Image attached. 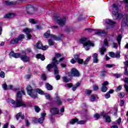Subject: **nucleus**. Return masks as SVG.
Returning <instances> with one entry per match:
<instances>
[{"label": "nucleus", "instance_id": "f257e3e1", "mask_svg": "<svg viewBox=\"0 0 128 128\" xmlns=\"http://www.w3.org/2000/svg\"><path fill=\"white\" fill-rule=\"evenodd\" d=\"M22 93L20 91H18L16 92V101L14 102L12 99H8V102H10L14 104V108H20V106H26V103L22 101Z\"/></svg>", "mask_w": 128, "mask_h": 128}, {"label": "nucleus", "instance_id": "f03ea898", "mask_svg": "<svg viewBox=\"0 0 128 128\" xmlns=\"http://www.w3.org/2000/svg\"><path fill=\"white\" fill-rule=\"evenodd\" d=\"M52 60V62L46 66V69L48 72H50V70L54 68V74H58L60 70H58V65H56L59 64L58 60H56V58H53Z\"/></svg>", "mask_w": 128, "mask_h": 128}, {"label": "nucleus", "instance_id": "7ed1b4c3", "mask_svg": "<svg viewBox=\"0 0 128 128\" xmlns=\"http://www.w3.org/2000/svg\"><path fill=\"white\" fill-rule=\"evenodd\" d=\"M112 14L114 20L122 18V15L118 14V6L116 4H114L112 6Z\"/></svg>", "mask_w": 128, "mask_h": 128}, {"label": "nucleus", "instance_id": "20e7f679", "mask_svg": "<svg viewBox=\"0 0 128 128\" xmlns=\"http://www.w3.org/2000/svg\"><path fill=\"white\" fill-rule=\"evenodd\" d=\"M80 44H83V46L86 50H90V46H94L92 42L88 40V38H82L80 40Z\"/></svg>", "mask_w": 128, "mask_h": 128}, {"label": "nucleus", "instance_id": "39448f33", "mask_svg": "<svg viewBox=\"0 0 128 128\" xmlns=\"http://www.w3.org/2000/svg\"><path fill=\"white\" fill-rule=\"evenodd\" d=\"M54 22H56L60 26H63L66 24V18L64 17L63 18H60V16H54Z\"/></svg>", "mask_w": 128, "mask_h": 128}, {"label": "nucleus", "instance_id": "423d86ee", "mask_svg": "<svg viewBox=\"0 0 128 128\" xmlns=\"http://www.w3.org/2000/svg\"><path fill=\"white\" fill-rule=\"evenodd\" d=\"M26 90H27L28 94L30 96H31L32 98H36V92L35 90L32 88L30 86H28Z\"/></svg>", "mask_w": 128, "mask_h": 128}, {"label": "nucleus", "instance_id": "0eeeda50", "mask_svg": "<svg viewBox=\"0 0 128 128\" xmlns=\"http://www.w3.org/2000/svg\"><path fill=\"white\" fill-rule=\"evenodd\" d=\"M76 122H77L78 124H84L86 121V120H80L78 121V118H75L74 119H72L70 120V124H74Z\"/></svg>", "mask_w": 128, "mask_h": 128}, {"label": "nucleus", "instance_id": "6e6552de", "mask_svg": "<svg viewBox=\"0 0 128 128\" xmlns=\"http://www.w3.org/2000/svg\"><path fill=\"white\" fill-rule=\"evenodd\" d=\"M86 30H88L89 32L94 31L96 34L100 35V34H106V31L104 30H94L90 28L86 29Z\"/></svg>", "mask_w": 128, "mask_h": 128}, {"label": "nucleus", "instance_id": "1a4fd4ad", "mask_svg": "<svg viewBox=\"0 0 128 128\" xmlns=\"http://www.w3.org/2000/svg\"><path fill=\"white\" fill-rule=\"evenodd\" d=\"M50 112L52 116H56V114H58L60 112V109L56 107H52L50 108Z\"/></svg>", "mask_w": 128, "mask_h": 128}, {"label": "nucleus", "instance_id": "9d476101", "mask_svg": "<svg viewBox=\"0 0 128 128\" xmlns=\"http://www.w3.org/2000/svg\"><path fill=\"white\" fill-rule=\"evenodd\" d=\"M70 76H76L78 78L80 76V72H78V70L75 68H72L71 70V74Z\"/></svg>", "mask_w": 128, "mask_h": 128}, {"label": "nucleus", "instance_id": "9b49d317", "mask_svg": "<svg viewBox=\"0 0 128 128\" xmlns=\"http://www.w3.org/2000/svg\"><path fill=\"white\" fill-rule=\"evenodd\" d=\"M108 84V81H105L102 84V86L101 87V91L102 92H106V90H108V87H106V86Z\"/></svg>", "mask_w": 128, "mask_h": 128}, {"label": "nucleus", "instance_id": "f8f14e48", "mask_svg": "<svg viewBox=\"0 0 128 128\" xmlns=\"http://www.w3.org/2000/svg\"><path fill=\"white\" fill-rule=\"evenodd\" d=\"M106 22L107 24L110 26L106 27V30H108V28H112V26L116 24V22L112 21L110 19L106 20Z\"/></svg>", "mask_w": 128, "mask_h": 128}, {"label": "nucleus", "instance_id": "ddd939ff", "mask_svg": "<svg viewBox=\"0 0 128 128\" xmlns=\"http://www.w3.org/2000/svg\"><path fill=\"white\" fill-rule=\"evenodd\" d=\"M21 60H22L24 62H30V57L28 56L26 54H21L20 56Z\"/></svg>", "mask_w": 128, "mask_h": 128}, {"label": "nucleus", "instance_id": "4468645a", "mask_svg": "<svg viewBox=\"0 0 128 128\" xmlns=\"http://www.w3.org/2000/svg\"><path fill=\"white\" fill-rule=\"evenodd\" d=\"M26 10L28 14H32V12L34 11V6L32 5H28L26 7Z\"/></svg>", "mask_w": 128, "mask_h": 128}, {"label": "nucleus", "instance_id": "2eb2a0df", "mask_svg": "<svg viewBox=\"0 0 128 128\" xmlns=\"http://www.w3.org/2000/svg\"><path fill=\"white\" fill-rule=\"evenodd\" d=\"M10 56H12V58H20V53H14V51H12L10 54Z\"/></svg>", "mask_w": 128, "mask_h": 128}, {"label": "nucleus", "instance_id": "dca6fc26", "mask_svg": "<svg viewBox=\"0 0 128 128\" xmlns=\"http://www.w3.org/2000/svg\"><path fill=\"white\" fill-rule=\"evenodd\" d=\"M46 114V112L42 113L41 118L38 119V122H39L40 124H42L44 122V120Z\"/></svg>", "mask_w": 128, "mask_h": 128}, {"label": "nucleus", "instance_id": "f3484780", "mask_svg": "<svg viewBox=\"0 0 128 128\" xmlns=\"http://www.w3.org/2000/svg\"><path fill=\"white\" fill-rule=\"evenodd\" d=\"M62 36H64L63 34H61L60 36H58L56 35H51V38L54 40L58 41V40H62Z\"/></svg>", "mask_w": 128, "mask_h": 128}, {"label": "nucleus", "instance_id": "a211bd4d", "mask_svg": "<svg viewBox=\"0 0 128 128\" xmlns=\"http://www.w3.org/2000/svg\"><path fill=\"white\" fill-rule=\"evenodd\" d=\"M55 102H56L57 106H62V99L58 96H56Z\"/></svg>", "mask_w": 128, "mask_h": 128}, {"label": "nucleus", "instance_id": "6ab92c4d", "mask_svg": "<svg viewBox=\"0 0 128 128\" xmlns=\"http://www.w3.org/2000/svg\"><path fill=\"white\" fill-rule=\"evenodd\" d=\"M93 58V62L94 64H98V54L95 53L92 56Z\"/></svg>", "mask_w": 128, "mask_h": 128}, {"label": "nucleus", "instance_id": "aec40b11", "mask_svg": "<svg viewBox=\"0 0 128 128\" xmlns=\"http://www.w3.org/2000/svg\"><path fill=\"white\" fill-rule=\"evenodd\" d=\"M122 26H125L128 25V15H126V18L122 20Z\"/></svg>", "mask_w": 128, "mask_h": 128}, {"label": "nucleus", "instance_id": "412c9836", "mask_svg": "<svg viewBox=\"0 0 128 128\" xmlns=\"http://www.w3.org/2000/svg\"><path fill=\"white\" fill-rule=\"evenodd\" d=\"M34 46H35L36 48H38V50H40L42 46V42H38L36 44H34Z\"/></svg>", "mask_w": 128, "mask_h": 128}, {"label": "nucleus", "instance_id": "4be33fe9", "mask_svg": "<svg viewBox=\"0 0 128 128\" xmlns=\"http://www.w3.org/2000/svg\"><path fill=\"white\" fill-rule=\"evenodd\" d=\"M20 118L22 120H24V115H22V112H20L16 115V118L18 120V118Z\"/></svg>", "mask_w": 128, "mask_h": 128}, {"label": "nucleus", "instance_id": "5701e85b", "mask_svg": "<svg viewBox=\"0 0 128 128\" xmlns=\"http://www.w3.org/2000/svg\"><path fill=\"white\" fill-rule=\"evenodd\" d=\"M14 14L12 13H10L8 14H6L4 16V18H14Z\"/></svg>", "mask_w": 128, "mask_h": 128}, {"label": "nucleus", "instance_id": "b1692460", "mask_svg": "<svg viewBox=\"0 0 128 128\" xmlns=\"http://www.w3.org/2000/svg\"><path fill=\"white\" fill-rule=\"evenodd\" d=\"M46 86L48 90H53L52 86L48 83L46 84Z\"/></svg>", "mask_w": 128, "mask_h": 128}, {"label": "nucleus", "instance_id": "393cba45", "mask_svg": "<svg viewBox=\"0 0 128 128\" xmlns=\"http://www.w3.org/2000/svg\"><path fill=\"white\" fill-rule=\"evenodd\" d=\"M18 38H14L10 40V43L12 44H18Z\"/></svg>", "mask_w": 128, "mask_h": 128}, {"label": "nucleus", "instance_id": "a878e982", "mask_svg": "<svg viewBox=\"0 0 128 128\" xmlns=\"http://www.w3.org/2000/svg\"><path fill=\"white\" fill-rule=\"evenodd\" d=\"M35 92H36V98H38V94H44V91L40 89H36L35 90Z\"/></svg>", "mask_w": 128, "mask_h": 128}, {"label": "nucleus", "instance_id": "bb28decb", "mask_svg": "<svg viewBox=\"0 0 128 128\" xmlns=\"http://www.w3.org/2000/svg\"><path fill=\"white\" fill-rule=\"evenodd\" d=\"M50 30H48L45 34H44V38H48L49 36H50L52 38V35L50 34Z\"/></svg>", "mask_w": 128, "mask_h": 128}, {"label": "nucleus", "instance_id": "cd10ccee", "mask_svg": "<svg viewBox=\"0 0 128 128\" xmlns=\"http://www.w3.org/2000/svg\"><path fill=\"white\" fill-rule=\"evenodd\" d=\"M5 3L7 6H14V4H16V2H14V1L10 2V0H6L5 2Z\"/></svg>", "mask_w": 128, "mask_h": 128}, {"label": "nucleus", "instance_id": "c85d7f7f", "mask_svg": "<svg viewBox=\"0 0 128 128\" xmlns=\"http://www.w3.org/2000/svg\"><path fill=\"white\" fill-rule=\"evenodd\" d=\"M91 58H92V56H88L86 60H84V66H86L87 64H88V62H90V60Z\"/></svg>", "mask_w": 128, "mask_h": 128}, {"label": "nucleus", "instance_id": "c756f323", "mask_svg": "<svg viewBox=\"0 0 128 128\" xmlns=\"http://www.w3.org/2000/svg\"><path fill=\"white\" fill-rule=\"evenodd\" d=\"M36 58H40L42 60H46V58L43 55H42L41 54H38L36 55Z\"/></svg>", "mask_w": 128, "mask_h": 128}, {"label": "nucleus", "instance_id": "7c9ffc66", "mask_svg": "<svg viewBox=\"0 0 128 128\" xmlns=\"http://www.w3.org/2000/svg\"><path fill=\"white\" fill-rule=\"evenodd\" d=\"M104 118L106 120V122H110L112 120H110V116H106V115H103Z\"/></svg>", "mask_w": 128, "mask_h": 128}, {"label": "nucleus", "instance_id": "2f4dec72", "mask_svg": "<svg viewBox=\"0 0 128 128\" xmlns=\"http://www.w3.org/2000/svg\"><path fill=\"white\" fill-rule=\"evenodd\" d=\"M23 32H25L26 34H29L30 32H32V30L26 28L23 30Z\"/></svg>", "mask_w": 128, "mask_h": 128}, {"label": "nucleus", "instance_id": "473e14b6", "mask_svg": "<svg viewBox=\"0 0 128 128\" xmlns=\"http://www.w3.org/2000/svg\"><path fill=\"white\" fill-rule=\"evenodd\" d=\"M19 42H20V40H24V34H20L18 36V38H17Z\"/></svg>", "mask_w": 128, "mask_h": 128}, {"label": "nucleus", "instance_id": "72a5a7b5", "mask_svg": "<svg viewBox=\"0 0 128 128\" xmlns=\"http://www.w3.org/2000/svg\"><path fill=\"white\" fill-rule=\"evenodd\" d=\"M106 48H104V47H102L100 50V54L101 56H104V52H106Z\"/></svg>", "mask_w": 128, "mask_h": 128}, {"label": "nucleus", "instance_id": "f704fd0d", "mask_svg": "<svg viewBox=\"0 0 128 128\" xmlns=\"http://www.w3.org/2000/svg\"><path fill=\"white\" fill-rule=\"evenodd\" d=\"M122 35H118L117 38V41L119 46H120V42H122Z\"/></svg>", "mask_w": 128, "mask_h": 128}, {"label": "nucleus", "instance_id": "c9c22d12", "mask_svg": "<svg viewBox=\"0 0 128 128\" xmlns=\"http://www.w3.org/2000/svg\"><path fill=\"white\" fill-rule=\"evenodd\" d=\"M62 54H60V53H56L55 54V58L56 60V58H62Z\"/></svg>", "mask_w": 128, "mask_h": 128}, {"label": "nucleus", "instance_id": "e433bc0d", "mask_svg": "<svg viewBox=\"0 0 128 128\" xmlns=\"http://www.w3.org/2000/svg\"><path fill=\"white\" fill-rule=\"evenodd\" d=\"M118 96L120 98H123L124 96V92H121L118 94Z\"/></svg>", "mask_w": 128, "mask_h": 128}, {"label": "nucleus", "instance_id": "4c0bfd02", "mask_svg": "<svg viewBox=\"0 0 128 128\" xmlns=\"http://www.w3.org/2000/svg\"><path fill=\"white\" fill-rule=\"evenodd\" d=\"M48 44L49 46H54V40L52 39H49L48 40Z\"/></svg>", "mask_w": 128, "mask_h": 128}, {"label": "nucleus", "instance_id": "58836bf2", "mask_svg": "<svg viewBox=\"0 0 128 128\" xmlns=\"http://www.w3.org/2000/svg\"><path fill=\"white\" fill-rule=\"evenodd\" d=\"M94 118H96V120H99V118H100V114H95L94 115Z\"/></svg>", "mask_w": 128, "mask_h": 128}, {"label": "nucleus", "instance_id": "ea45409f", "mask_svg": "<svg viewBox=\"0 0 128 128\" xmlns=\"http://www.w3.org/2000/svg\"><path fill=\"white\" fill-rule=\"evenodd\" d=\"M106 70H102L101 72H100V76H106Z\"/></svg>", "mask_w": 128, "mask_h": 128}, {"label": "nucleus", "instance_id": "a19ab883", "mask_svg": "<svg viewBox=\"0 0 128 128\" xmlns=\"http://www.w3.org/2000/svg\"><path fill=\"white\" fill-rule=\"evenodd\" d=\"M122 86L120 85L115 90L116 92H120V90H122Z\"/></svg>", "mask_w": 128, "mask_h": 128}, {"label": "nucleus", "instance_id": "79ce46f5", "mask_svg": "<svg viewBox=\"0 0 128 128\" xmlns=\"http://www.w3.org/2000/svg\"><path fill=\"white\" fill-rule=\"evenodd\" d=\"M63 82H68L70 79L68 78L67 76H64L63 77Z\"/></svg>", "mask_w": 128, "mask_h": 128}, {"label": "nucleus", "instance_id": "37998d69", "mask_svg": "<svg viewBox=\"0 0 128 128\" xmlns=\"http://www.w3.org/2000/svg\"><path fill=\"white\" fill-rule=\"evenodd\" d=\"M106 68H114V66H116V65H114V64H107L106 65Z\"/></svg>", "mask_w": 128, "mask_h": 128}, {"label": "nucleus", "instance_id": "c03bdc74", "mask_svg": "<svg viewBox=\"0 0 128 128\" xmlns=\"http://www.w3.org/2000/svg\"><path fill=\"white\" fill-rule=\"evenodd\" d=\"M120 58V53L119 52H117L116 54H115L114 58Z\"/></svg>", "mask_w": 128, "mask_h": 128}, {"label": "nucleus", "instance_id": "a18cd8bd", "mask_svg": "<svg viewBox=\"0 0 128 128\" xmlns=\"http://www.w3.org/2000/svg\"><path fill=\"white\" fill-rule=\"evenodd\" d=\"M48 46H42L40 50H48Z\"/></svg>", "mask_w": 128, "mask_h": 128}, {"label": "nucleus", "instance_id": "49530a36", "mask_svg": "<svg viewBox=\"0 0 128 128\" xmlns=\"http://www.w3.org/2000/svg\"><path fill=\"white\" fill-rule=\"evenodd\" d=\"M45 96L47 100H52V98H50V94H46Z\"/></svg>", "mask_w": 128, "mask_h": 128}, {"label": "nucleus", "instance_id": "de8ad7c7", "mask_svg": "<svg viewBox=\"0 0 128 128\" xmlns=\"http://www.w3.org/2000/svg\"><path fill=\"white\" fill-rule=\"evenodd\" d=\"M90 100L91 102H94V100H96V96L94 95H92L90 98Z\"/></svg>", "mask_w": 128, "mask_h": 128}, {"label": "nucleus", "instance_id": "09e8293b", "mask_svg": "<svg viewBox=\"0 0 128 128\" xmlns=\"http://www.w3.org/2000/svg\"><path fill=\"white\" fill-rule=\"evenodd\" d=\"M34 110L36 112H40V108L38 106H34Z\"/></svg>", "mask_w": 128, "mask_h": 128}, {"label": "nucleus", "instance_id": "8fccbe9b", "mask_svg": "<svg viewBox=\"0 0 128 128\" xmlns=\"http://www.w3.org/2000/svg\"><path fill=\"white\" fill-rule=\"evenodd\" d=\"M78 64H84V60L79 58L77 60Z\"/></svg>", "mask_w": 128, "mask_h": 128}, {"label": "nucleus", "instance_id": "3c124183", "mask_svg": "<svg viewBox=\"0 0 128 128\" xmlns=\"http://www.w3.org/2000/svg\"><path fill=\"white\" fill-rule=\"evenodd\" d=\"M29 22H31V24H36V22L34 20L33 18L29 19Z\"/></svg>", "mask_w": 128, "mask_h": 128}, {"label": "nucleus", "instance_id": "603ef678", "mask_svg": "<svg viewBox=\"0 0 128 128\" xmlns=\"http://www.w3.org/2000/svg\"><path fill=\"white\" fill-rule=\"evenodd\" d=\"M41 78L42 80H46V76L45 74H42L41 76Z\"/></svg>", "mask_w": 128, "mask_h": 128}, {"label": "nucleus", "instance_id": "864d4df0", "mask_svg": "<svg viewBox=\"0 0 128 128\" xmlns=\"http://www.w3.org/2000/svg\"><path fill=\"white\" fill-rule=\"evenodd\" d=\"M115 54H114V52H109V56H111V58H114Z\"/></svg>", "mask_w": 128, "mask_h": 128}, {"label": "nucleus", "instance_id": "5fc2aeb1", "mask_svg": "<svg viewBox=\"0 0 128 128\" xmlns=\"http://www.w3.org/2000/svg\"><path fill=\"white\" fill-rule=\"evenodd\" d=\"M114 76L116 78H118L122 76V74H114Z\"/></svg>", "mask_w": 128, "mask_h": 128}, {"label": "nucleus", "instance_id": "6e6d98bb", "mask_svg": "<svg viewBox=\"0 0 128 128\" xmlns=\"http://www.w3.org/2000/svg\"><path fill=\"white\" fill-rule=\"evenodd\" d=\"M2 88H4V90H8V85H6V84H4L2 86Z\"/></svg>", "mask_w": 128, "mask_h": 128}, {"label": "nucleus", "instance_id": "4d7b16f0", "mask_svg": "<svg viewBox=\"0 0 128 128\" xmlns=\"http://www.w3.org/2000/svg\"><path fill=\"white\" fill-rule=\"evenodd\" d=\"M124 100H120V106H124Z\"/></svg>", "mask_w": 128, "mask_h": 128}, {"label": "nucleus", "instance_id": "13d9d810", "mask_svg": "<svg viewBox=\"0 0 128 128\" xmlns=\"http://www.w3.org/2000/svg\"><path fill=\"white\" fill-rule=\"evenodd\" d=\"M0 78H4L5 76L4 72L2 71L0 73Z\"/></svg>", "mask_w": 128, "mask_h": 128}, {"label": "nucleus", "instance_id": "bf43d9fd", "mask_svg": "<svg viewBox=\"0 0 128 128\" xmlns=\"http://www.w3.org/2000/svg\"><path fill=\"white\" fill-rule=\"evenodd\" d=\"M125 66H126V68H125L124 74L126 76H128V66H126V65H125Z\"/></svg>", "mask_w": 128, "mask_h": 128}, {"label": "nucleus", "instance_id": "052dcab7", "mask_svg": "<svg viewBox=\"0 0 128 128\" xmlns=\"http://www.w3.org/2000/svg\"><path fill=\"white\" fill-rule=\"evenodd\" d=\"M74 58L76 60H78L80 58V55L78 54H75L74 55Z\"/></svg>", "mask_w": 128, "mask_h": 128}, {"label": "nucleus", "instance_id": "680f3d73", "mask_svg": "<svg viewBox=\"0 0 128 128\" xmlns=\"http://www.w3.org/2000/svg\"><path fill=\"white\" fill-rule=\"evenodd\" d=\"M106 98H110V93H107L104 95Z\"/></svg>", "mask_w": 128, "mask_h": 128}, {"label": "nucleus", "instance_id": "e2e57ef3", "mask_svg": "<svg viewBox=\"0 0 128 128\" xmlns=\"http://www.w3.org/2000/svg\"><path fill=\"white\" fill-rule=\"evenodd\" d=\"M98 90V86L96 85L94 86L93 90Z\"/></svg>", "mask_w": 128, "mask_h": 128}, {"label": "nucleus", "instance_id": "0e129e2a", "mask_svg": "<svg viewBox=\"0 0 128 128\" xmlns=\"http://www.w3.org/2000/svg\"><path fill=\"white\" fill-rule=\"evenodd\" d=\"M70 62H71V64H76V60H74V58H72L70 60Z\"/></svg>", "mask_w": 128, "mask_h": 128}, {"label": "nucleus", "instance_id": "69168bd1", "mask_svg": "<svg viewBox=\"0 0 128 128\" xmlns=\"http://www.w3.org/2000/svg\"><path fill=\"white\" fill-rule=\"evenodd\" d=\"M92 90H86V94H92Z\"/></svg>", "mask_w": 128, "mask_h": 128}, {"label": "nucleus", "instance_id": "338daca9", "mask_svg": "<svg viewBox=\"0 0 128 128\" xmlns=\"http://www.w3.org/2000/svg\"><path fill=\"white\" fill-rule=\"evenodd\" d=\"M124 88H125L126 92H128V84H124Z\"/></svg>", "mask_w": 128, "mask_h": 128}, {"label": "nucleus", "instance_id": "774afa93", "mask_svg": "<svg viewBox=\"0 0 128 128\" xmlns=\"http://www.w3.org/2000/svg\"><path fill=\"white\" fill-rule=\"evenodd\" d=\"M8 123H6L4 124L2 128H8Z\"/></svg>", "mask_w": 128, "mask_h": 128}]
</instances>
